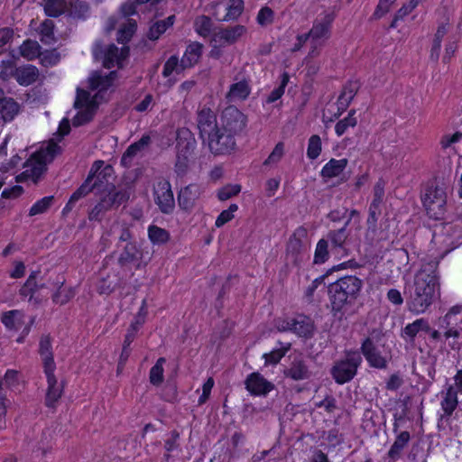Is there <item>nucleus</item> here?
<instances>
[{
	"label": "nucleus",
	"mask_w": 462,
	"mask_h": 462,
	"mask_svg": "<svg viewBox=\"0 0 462 462\" xmlns=\"http://www.w3.org/2000/svg\"><path fill=\"white\" fill-rule=\"evenodd\" d=\"M114 180L113 168L110 165H106L102 161L95 162L88 179L71 195L64 210H70L76 201L94 189L102 198L101 201L89 213V218L98 219L102 212L118 207L128 198L126 192L116 190Z\"/></svg>",
	"instance_id": "1"
},
{
	"label": "nucleus",
	"mask_w": 462,
	"mask_h": 462,
	"mask_svg": "<svg viewBox=\"0 0 462 462\" xmlns=\"http://www.w3.org/2000/svg\"><path fill=\"white\" fill-rule=\"evenodd\" d=\"M116 76L115 71L108 75L93 72L88 79L86 89L80 87L77 88V97L74 102L77 113L72 118L74 126L89 122L98 106L109 99L114 91Z\"/></svg>",
	"instance_id": "2"
},
{
	"label": "nucleus",
	"mask_w": 462,
	"mask_h": 462,
	"mask_svg": "<svg viewBox=\"0 0 462 462\" xmlns=\"http://www.w3.org/2000/svg\"><path fill=\"white\" fill-rule=\"evenodd\" d=\"M439 260L436 258L417 272L414 277L412 288L413 295L409 303L410 310L420 314L439 296V287L436 268Z\"/></svg>",
	"instance_id": "3"
},
{
	"label": "nucleus",
	"mask_w": 462,
	"mask_h": 462,
	"mask_svg": "<svg viewBox=\"0 0 462 462\" xmlns=\"http://www.w3.org/2000/svg\"><path fill=\"white\" fill-rule=\"evenodd\" d=\"M60 152V147L54 139L41 144L25 162V171L16 177L17 181L30 180L36 182L46 171L47 164L52 162Z\"/></svg>",
	"instance_id": "4"
},
{
	"label": "nucleus",
	"mask_w": 462,
	"mask_h": 462,
	"mask_svg": "<svg viewBox=\"0 0 462 462\" xmlns=\"http://www.w3.org/2000/svg\"><path fill=\"white\" fill-rule=\"evenodd\" d=\"M362 287V281L356 276H346L330 284L328 293L332 309L336 311L342 310L358 297Z\"/></svg>",
	"instance_id": "5"
},
{
	"label": "nucleus",
	"mask_w": 462,
	"mask_h": 462,
	"mask_svg": "<svg viewBox=\"0 0 462 462\" xmlns=\"http://www.w3.org/2000/svg\"><path fill=\"white\" fill-rule=\"evenodd\" d=\"M136 6L134 2L126 1L124 3L116 15L110 16L105 24L107 32L118 27L117 42L121 43L127 42L134 35L136 30V23L130 15L135 14Z\"/></svg>",
	"instance_id": "6"
},
{
	"label": "nucleus",
	"mask_w": 462,
	"mask_h": 462,
	"mask_svg": "<svg viewBox=\"0 0 462 462\" xmlns=\"http://www.w3.org/2000/svg\"><path fill=\"white\" fill-rule=\"evenodd\" d=\"M173 138L177 140V161L176 171L179 173H184L191 162H193V151L196 145V141L189 129H180L177 134L171 133V138L166 142L162 141L161 145L166 147L171 145Z\"/></svg>",
	"instance_id": "7"
},
{
	"label": "nucleus",
	"mask_w": 462,
	"mask_h": 462,
	"mask_svg": "<svg viewBox=\"0 0 462 462\" xmlns=\"http://www.w3.org/2000/svg\"><path fill=\"white\" fill-rule=\"evenodd\" d=\"M333 21V16L329 14H324L322 17L316 20L312 29L309 34L299 35L297 37L298 43L294 50L300 49L301 45L309 40L312 46V50L309 53V58H314L319 54L318 47L321 46L330 35V25Z\"/></svg>",
	"instance_id": "8"
},
{
	"label": "nucleus",
	"mask_w": 462,
	"mask_h": 462,
	"mask_svg": "<svg viewBox=\"0 0 462 462\" xmlns=\"http://www.w3.org/2000/svg\"><path fill=\"white\" fill-rule=\"evenodd\" d=\"M245 32L246 28L240 24L214 30L210 40L211 51L209 56L214 59H219L223 52L222 49L236 43Z\"/></svg>",
	"instance_id": "9"
},
{
	"label": "nucleus",
	"mask_w": 462,
	"mask_h": 462,
	"mask_svg": "<svg viewBox=\"0 0 462 462\" xmlns=\"http://www.w3.org/2000/svg\"><path fill=\"white\" fill-rule=\"evenodd\" d=\"M446 330L443 334L445 342L452 349L462 347V306L457 305L450 308L443 318Z\"/></svg>",
	"instance_id": "10"
},
{
	"label": "nucleus",
	"mask_w": 462,
	"mask_h": 462,
	"mask_svg": "<svg viewBox=\"0 0 462 462\" xmlns=\"http://www.w3.org/2000/svg\"><path fill=\"white\" fill-rule=\"evenodd\" d=\"M39 76L36 67L32 65L14 67V63L11 60L2 61L0 66V79L9 80L14 78L21 86H29L34 83Z\"/></svg>",
	"instance_id": "11"
},
{
	"label": "nucleus",
	"mask_w": 462,
	"mask_h": 462,
	"mask_svg": "<svg viewBox=\"0 0 462 462\" xmlns=\"http://www.w3.org/2000/svg\"><path fill=\"white\" fill-rule=\"evenodd\" d=\"M422 204L430 218H442L446 213L447 206L445 189L440 187H429L422 197Z\"/></svg>",
	"instance_id": "12"
},
{
	"label": "nucleus",
	"mask_w": 462,
	"mask_h": 462,
	"mask_svg": "<svg viewBox=\"0 0 462 462\" xmlns=\"http://www.w3.org/2000/svg\"><path fill=\"white\" fill-rule=\"evenodd\" d=\"M275 327L278 331H291L302 337H310L314 331L312 320L304 315L279 318L275 320Z\"/></svg>",
	"instance_id": "13"
},
{
	"label": "nucleus",
	"mask_w": 462,
	"mask_h": 462,
	"mask_svg": "<svg viewBox=\"0 0 462 462\" xmlns=\"http://www.w3.org/2000/svg\"><path fill=\"white\" fill-rule=\"evenodd\" d=\"M93 54L95 58L101 60L104 67L111 69L114 67L122 68L124 62L128 57L129 49L126 46L117 48L111 44L105 50L99 44H96L93 48Z\"/></svg>",
	"instance_id": "14"
},
{
	"label": "nucleus",
	"mask_w": 462,
	"mask_h": 462,
	"mask_svg": "<svg viewBox=\"0 0 462 462\" xmlns=\"http://www.w3.org/2000/svg\"><path fill=\"white\" fill-rule=\"evenodd\" d=\"M361 362L362 358L358 352H348L346 359L337 362L332 369V374L336 382L345 383L350 381L355 376Z\"/></svg>",
	"instance_id": "15"
},
{
	"label": "nucleus",
	"mask_w": 462,
	"mask_h": 462,
	"mask_svg": "<svg viewBox=\"0 0 462 462\" xmlns=\"http://www.w3.org/2000/svg\"><path fill=\"white\" fill-rule=\"evenodd\" d=\"M1 321L9 330H22V336L17 338V342L22 343L23 337L28 335L32 320L26 317L24 313L18 310L4 312Z\"/></svg>",
	"instance_id": "16"
},
{
	"label": "nucleus",
	"mask_w": 462,
	"mask_h": 462,
	"mask_svg": "<svg viewBox=\"0 0 462 462\" xmlns=\"http://www.w3.org/2000/svg\"><path fill=\"white\" fill-rule=\"evenodd\" d=\"M362 353L371 366L383 368L386 365L388 353L379 340L366 338L362 344Z\"/></svg>",
	"instance_id": "17"
},
{
	"label": "nucleus",
	"mask_w": 462,
	"mask_h": 462,
	"mask_svg": "<svg viewBox=\"0 0 462 462\" xmlns=\"http://www.w3.org/2000/svg\"><path fill=\"white\" fill-rule=\"evenodd\" d=\"M154 201L163 213L173 210L175 201L171 184L166 180H159L153 187Z\"/></svg>",
	"instance_id": "18"
},
{
	"label": "nucleus",
	"mask_w": 462,
	"mask_h": 462,
	"mask_svg": "<svg viewBox=\"0 0 462 462\" xmlns=\"http://www.w3.org/2000/svg\"><path fill=\"white\" fill-rule=\"evenodd\" d=\"M220 120L223 131L233 134L242 131L246 124L245 116L235 106L226 107Z\"/></svg>",
	"instance_id": "19"
},
{
	"label": "nucleus",
	"mask_w": 462,
	"mask_h": 462,
	"mask_svg": "<svg viewBox=\"0 0 462 462\" xmlns=\"http://www.w3.org/2000/svg\"><path fill=\"white\" fill-rule=\"evenodd\" d=\"M233 134L229 132H222L219 128L212 133L205 140L208 141V146L214 153H227L234 150L235 141Z\"/></svg>",
	"instance_id": "20"
},
{
	"label": "nucleus",
	"mask_w": 462,
	"mask_h": 462,
	"mask_svg": "<svg viewBox=\"0 0 462 462\" xmlns=\"http://www.w3.org/2000/svg\"><path fill=\"white\" fill-rule=\"evenodd\" d=\"M198 126L200 131L201 137L205 140L216 130H218L216 116L210 106L207 104L199 106L198 111Z\"/></svg>",
	"instance_id": "21"
},
{
	"label": "nucleus",
	"mask_w": 462,
	"mask_h": 462,
	"mask_svg": "<svg viewBox=\"0 0 462 462\" xmlns=\"http://www.w3.org/2000/svg\"><path fill=\"white\" fill-rule=\"evenodd\" d=\"M243 10V0H225L217 5L216 15L217 19L227 22L237 19Z\"/></svg>",
	"instance_id": "22"
},
{
	"label": "nucleus",
	"mask_w": 462,
	"mask_h": 462,
	"mask_svg": "<svg viewBox=\"0 0 462 462\" xmlns=\"http://www.w3.org/2000/svg\"><path fill=\"white\" fill-rule=\"evenodd\" d=\"M348 164L346 158L330 159L321 169L320 175L325 181L334 179L343 180L344 171Z\"/></svg>",
	"instance_id": "23"
},
{
	"label": "nucleus",
	"mask_w": 462,
	"mask_h": 462,
	"mask_svg": "<svg viewBox=\"0 0 462 462\" xmlns=\"http://www.w3.org/2000/svg\"><path fill=\"white\" fill-rule=\"evenodd\" d=\"M246 390L253 395H266L273 389V384L259 373H253L245 380Z\"/></svg>",
	"instance_id": "24"
},
{
	"label": "nucleus",
	"mask_w": 462,
	"mask_h": 462,
	"mask_svg": "<svg viewBox=\"0 0 462 462\" xmlns=\"http://www.w3.org/2000/svg\"><path fill=\"white\" fill-rule=\"evenodd\" d=\"M200 194V187L195 184L189 185L180 189L178 196V202L180 208L186 211L191 210Z\"/></svg>",
	"instance_id": "25"
},
{
	"label": "nucleus",
	"mask_w": 462,
	"mask_h": 462,
	"mask_svg": "<svg viewBox=\"0 0 462 462\" xmlns=\"http://www.w3.org/2000/svg\"><path fill=\"white\" fill-rule=\"evenodd\" d=\"M308 244V230L305 227H298L291 236L287 252L292 254L300 253Z\"/></svg>",
	"instance_id": "26"
},
{
	"label": "nucleus",
	"mask_w": 462,
	"mask_h": 462,
	"mask_svg": "<svg viewBox=\"0 0 462 462\" xmlns=\"http://www.w3.org/2000/svg\"><path fill=\"white\" fill-rule=\"evenodd\" d=\"M150 143L149 135L143 136L138 142L128 147L121 159V163L127 167L131 164L132 160L140 154L148 147Z\"/></svg>",
	"instance_id": "27"
},
{
	"label": "nucleus",
	"mask_w": 462,
	"mask_h": 462,
	"mask_svg": "<svg viewBox=\"0 0 462 462\" xmlns=\"http://www.w3.org/2000/svg\"><path fill=\"white\" fill-rule=\"evenodd\" d=\"M203 51V45L198 42H190L181 58L182 65L185 68L193 67L199 60Z\"/></svg>",
	"instance_id": "28"
},
{
	"label": "nucleus",
	"mask_w": 462,
	"mask_h": 462,
	"mask_svg": "<svg viewBox=\"0 0 462 462\" xmlns=\"http://www.w3.org/2000/svg\"><path fill=\"white\" fill-rule=\"evenodd\" d=\"M40 355L43 362L44 372H54L56 365L51 352V343L48 337H42L40 341Z\"/></svg>",
	"instance_id": "29"
},
{
	"label": "nucleus",
	"mask_w": 462,
	"mask_h": 462,
	"mask_svg": "<svg viewBox=\"0 0 462 462\" xmlns=\"http://www.w3.org/2000/svg\"><path fill=\"white\" fill-rule=\"evenodd\" d=\"M48 383L46 402L48 406H53L61 396L62 387L58 383L54 372H45Z\"/></svg>",
	"instance_id": "30"
},
{
	"label": "nucleus",
	"mask_w": 462,
	"mask_h": 462,
	"mask_svg": "<svg viewBox=\"0 0 462 462\" xmlns=\"http://www.w3.org/2000/svg\"><path fill=\"white\" fill-rule=\"evenodd\" d=\"M185 67L177 56H171L164 63L162 76L169 79L171 85L176 80V76L180 74Z\"/></svg>",
	"instance_id": "31"
},
{
	"label": "nucleus",
	"mask_w": 462,
	"mask_h": 462,
	"mask_svg": "<svg viewBox=\"0 0 462 462\" xmlns=\"http://www.w3.org/2000/svg\"><path fill=\"white\" fill-rule=\"evenodd\" d=\"M23 378L22 374L16 370H7L3 380L0 382L1 389H9L12 392H20Z\"/></svg>",
	"instance_id": "32"
},
{
	"label": "nucleus",
	"mask_w": 462,
	"mask_h": 462,
	"mask_svg": "<svg viewBox=\"0 0 462 462\" xmlns=\"http://www.w3.org/2000/svg\"><path fill=\"white\" fill-rule=\"evenodd\" d=\"M251 88L246 80L236 82L230 86L226 97L229 101L245 100L250 94Z\"/></svg>",
	"instance_id": "33"
},
{
	"label": "nucleus",
	"mask_w": 462,
	"mask_h": 462,
	"mask_svg": "<svg viewBox=\"0 0 462 462\" xmlns=\"http://www.w3.org/2000/svg\"><path fill=\"white\" fill-rule=\"evenodd\" d=\"M19 111L20 106L14 99L4 97L0 101V115L4 121H12Z\"/></svg>",
	"instance_id": "34"
},
{
	"label": "nucleus",
	"mask_w": 462,
	"mask_h": 462,
	"mask_svg": "<svg viewBox=\"0 0 462 462\" xmlns=\"http://www.w3.org/2000/svg\"><path fill=\"white\" fill-rule=\"evenodd\" d=\"M20 56L27 60H33L40 58L42 51L41 46L36 41L26 40L19 48Z\"/></svg>",
	"instance_id": "35"
},
{
	"label": "nucleus",
	"mask_w": 462,
	"mask_h": 462,
	"mask_svg": "<svg viewBox=\"0 0 462 462\" xmlns=\"http://www.w3.org/2000/svg\"><path fill=\"white\" fill-rule=\"evenodd\" d=\"M175 23V16L170 15L165 20L154 23L149 29L148 37L151 40H157L162 33H164Z\"/></svg>",
	"instance_id": "36"
},
{
	"label": "nucleus",
	"mask_w": 462,
	"mask_h": 462,
	"mask_svg": "<svg viewBox=\"0 0 462 462\" xmlns=\"http://www.w3.org/2000/svg\"><path fill=\"white\" fill-rule=\"evenodd\" d=\"M430 327L427 319H419L414 322L408 324L403 329V336L405 337L413 338L420 332H430Z\"/></svg>",
	"instance_id": "37"
},
{
	"label": "nucleus",
	"mask_w": 462,
	"mask_h": 462,
	"mask_svg": "<svg viewBox=\"0 0 462 462\" xmlns=\"http://www.w3.org/2000/svg\"><path fill=\"white\" fill-rule=\"evenodd\" d=\"M457 402V391L452 386H449L441 401V408L445 415H451L456 410Z\"/></svg>",
	"instance_id": "38"
},
{
	"label": "nucleus",
	"mask_w": 462,
	"mask_h": 462,
	"mask_svg": "<svg viewBox=\"0 0 462 462\" xmlns=\"http://www.w3.org/2000/svg\"><path fill=\"white\" fill-rule=\"evenodd\" d=\"M356 114V111L352 109L345 118L337 123L335 125V132L337 136L343 135L349 128H354L357 125L358 120Z\"/></svg>",
	"instance_id": "39"
},
{
	"label": "nucleus",
	"mask_w": 462,
	"mask_h": 462,
	"mask_svg": "<svg viewBox=\"0 0 462 462\" xmlns=\"http://www.w3.org/2000/svg\"><path fill=\"white\" fill-rule=\"evenodd\" d=\"M42 5L48 16H59L67 8L65 0H42Z\"/></svg>",
	"instance_id": "40"
},
{
	"label": "nucleus",
	"mask_w": 462,
	"mask_h": 462,
	"mask_svg": "<svg viewBox=\"0 0 462 462\" xmlns=\"http://www.w3.org/2000/svg\"><path fill=\"white\" fill-rule=\"evenodd\" d=\"M290 80V76L287 72H283L280 77V85L273 88L265 99L266 104H272L279 100L285 92V88Z\"/></svg>",
	"instance_id": "41"
},
{
	"label": "nucleus",
	"mask_w": 462,
	"mask_h": 462,
	"mask_svg": "<svg viewBox=\"0 0 462 462\" xmlns=\"http://www.w3.org/2000/svg\"><path fill=\"white\" fill-rule=\"evenodd\" d=\"M410 440V433L408 431H402L396 437L395 441L389 450V457L391 458H397L401 453V451L404 448V447L408 444Z\"/></svg>",
	"instance_id": "42"
},
{
	"label": "nucleus",
	"mask_w": 462,
	"mask_h": 462,
	"mask_svg": "<svg viewBox=\"0 0 462 462\" xmlns=\"http://www.w3.org/2000/svg\"><path fill=\"white\" fill-rule=\"evenodd\" d=\"M356 91L357 84L356 82H351L343 88V91L338 97V104L342 110L349 105L356 96Z\"/></svg>",
	"instance_id": "43"
},
{
	"label": "nucleus",
	"mask_w": 462,
	"mask_h": 462,
	"mask_svg": "<svg viewBox=\"0 0 462 462\" xmlns=\"http://www.w3.org/2000/svg\"><path fill=\"white\" fill-rule=\"evenodd\" d=\"M148 236L153 245L165 244L170 238L168 231L156 226H151L149 227Z\"/></svg>",
	"instance_id": "44"
},
{
	"label": "nucleus",
	"mask_w": 462,
	"mask_h": 462,
	"mask_svg": "<svg viewBox=\"0 0 462 462\" xmlns=\"http://www.w3.org/2000/svg\"><path fill=\"white\" fill-rule=\"evenodd\" d=\"M213 23L207 16H199L194 22V29L201 37H208L212 32Z\"/></svg>",
	"instance_id": "45"
},
{
	"label": "nucleus",
	"mask_w": 462,
	"mask_h": 462,
	"mask_svg": "<svg viewBox=\"0 0 462 462\" xmlns=\"http://www.w3.org/2000/svg\"><path fill=\"white\" fill-rule=\"evenodd\" d=\"M39 34L41 41L46 44H51L55 42L53 34V23L51 20H45L40 26Z\"/></svg>",
	"instance_id": "46"
},
{
	"label": "nucleus",
	"mask_w": 462,
	"mask_h": 462,
	"mask_svg": "<svg viewBox=\"0 0 462 462\" xmlns=\"http://www.w3.org/2000/svg\"><path fill=\"white\" fill-rule=\"evenodd\" d=\"M321 150L320 137L317 134L311 135L308 143L307 156L311 160H315L319 156Z\"/></svg>",
	"instance_id": "47"
},
{
	"label": "nucleus",
	"mask_w": 462,
	"mask_h": 462,
	"mask_svg": "<svg viewBox=\"0 0 462 462\" xmlns=\"http://www.w3.org/2000/svg\"><path fill=\"white\" fill-rule=\"evenodd\" d=\"M328 258V245L325 239H320L316 246L314 254V263L317 264L324 263Z\"/></svg>",
	"instance_id": "48"
},
{
	"label": "nucleus",
	"mask_w": 462,
	"mask_h": 462,
	"mask_svg": "<svg viewBox=\"0 0 462 462\" xmlns=\"http://www.w3.org/2000/svg\"><path fill=\"white\" fill-rule=\"evenodd\" d=\"M165 359L161 357L157 360L156 364L151 368L150 381L152 384H160L163 380V365Z\"/></svg>",
	"instance_id": "49"
},
{
	"label": "nucleus",
	"mask_w": 462,
	"mask_h": 462,
	"mask_svg": "<svg viewBox=\"0 0 462 462\" xmlns=\"http://www.w3.org/2000/svg\"><path fill=\"white\" fill-rule=\"evenodd\" d=\"M285 374L298 381L308 377V370L301 362H297L285 371Z\"/></svg>",
	"instance_id": "50"
},
{
	"label": "nucleus",
	"mask_w": 462,
	"mask_h": 462,
	"mask_svg": "<svg viewBox=\"0 0 462 462\" xmlns=\"http://www.w3.org/2000/svg\"><path fill=\"white\" fill-rule=\"evenodd\" d=\"M285 153V144L283 142H279L272 152L269 154L267 159L264 161V165H274L277 164Z\"/></svg>",
	"instance_id": "51"
},
{
	"label": "nucleus",
	"mask_w": 462,
	"mask_h": 462,
	"mask_svg": "<svg viewBox=\"0 0 462 462\" xmlns=\"http://www.w3.org/2000/svg\"><path fill=\"white\" fill-rule=\"evenodd\" d=\"M238 210L236 204H231L227 209L223 210L216 219L215 226L221 227L235 217V213Z\"/></svg>",
	"instance_id": "52"
},
{
	"label": "nucleus",
	"mask_w": 462,
	"mask_h": 462,
	"mask_svg": "<svg viewBox=\"0 0 462 462\" xmlns=\"http://www.w3.org/2000/svg\"><path fill=\"white\" fill-rule=\"evenodd\" d=\"M53 197H44L36 201L30 208V216H35L45 212L51 205Z\"/></svg>",
	"instance_id": "53"
},
{
	"label": "nucleus",
	"mask_w": 462,
	"mask_h": 462,
	"mask_svg": "<svg viewBox=\"0 0 462 462\" xmlns=\"http://www.w3.org/2000/svg\"><path fill=\"white\" fill-rule=\"evenodd\" d=\"M74 294L75 292L70 287L61 286L59 291L53 294V301L60 305L65 304L74 297Z\"/></svg>",
	"instance_id": "54"
},
{
	"label": "nucleus",
	"mask_w": 462,
	"mask_h": 462,
	"mask_svg": "<svg viewBox=\"0 0 462 462\" xmlns=\"http://www.w3.org/2000/svg\"><path fill=\"white\" fill-rule=\"evenodd\" d=\"M328 236L335 246L341 247L348 245L351 241V238H347L346 228H341L337 231L331 232L329 233Z\"/></svg>",
	"instance_id": "55"
},
{
	"label": "nucleus",
	"mask_w": 462,
	"mask_h": 462,
	"mask_svg": "<svg viewBox=\"0 0 462 462\" xmlns=\"http://www.w3.org/2000/svg\"><path fill=\"white\" fill-rule=\"evenodd\" d=\"M241 191V186L238 184H229L224 186L217 191V198L219 200H226Z\"/></svg>",
	"instance_id": "56"
},
{
	"label": "nucleus",
	"mask_w": 462,
	"mask_h": 462,
	"mask_svg": "<svg viewBox=\"0 0 462 462\" xmlns=\"http://www.w3.org/2000/svg\"><path fill=\"white\" fill-rule=\"evenodd\" d=\"M273 11L270 7L264 6L261 8L260 11L258 12L256 20L260 25L265 26L271 24L273 21Z\"/></svg>",
	"instance_id": "57"
},
{
	"label": "nucleus",
	"mask_w": 462,
	"mask_h": 462,
	"mask_svg": "<svg viewBox=\"0 0 462 462\" xmlns=\"http://www.w3.org/2000/svg\"><path fill=\"white\" fill-rule=\"evenodd\" d=\"M462 139L461 132H455L454 134H444L440 141V146L442 149H448L451 147L453 144L458 143Z\"/></svg>",
	"instance_id": "58"
},
{
	"label": "nucleus",
	"mask_w": 462,
	"mask_h": 462,
	"mask_svg": "<svg viewBox=\"0 0 462 462\" xmlns=\"http://www.w3.org/2000/svg\"><path fill=\"white\" fill-rule=\"evenodd\" d=\"M287 348L281 347L273 350L269 354H264L263 358L265 359V364L275 365L277 364L286 354Z\"/></svg>",
	"instance_id": "59"
},
{
	"label": "nucleus",
	"mask_w": 462,
	"mask_h": 462,
	"mask_svg": "<svg viewBox=\"0 0 462 462\" xmlns=\"http://www.w3.org/2000/svg\"><path fill=\"white\" fill-rule=\"evenodd\" d=\"M59 60V54L55 51L42 52L40 57L41 63L44 66H53L58 63Z\"/></svg>",
	"instance_id": "60"
},
{
	"label": "nucleus",
	"mask_w": 462,
	"mask_h": 462,
	"mask_svg": "<svg viewBox=\"0 0 462 462\" xmlns=\"http://www.w3.org/2000/svg\"><path fill=\"white\" fill-rule=\"evenodd\" d=\"M214 386V380L213 378L209 377L208 380L204 383L202 386V393L199 398V403L203 404L207 402L211 390Z\"/></svg>",
	"instance_id": "61"
},
{
	"label": "nucleus",
	"mask_w": 462,
	"mask_h": 462,
	"mask_svg": "<svg viewBox=\"0 0 462 462\" xmlns=\"http://www.w3.org/2000/svg\"><path fill=\"white\" fill-rule=\"evenodd\" d=\"M36 288L35 277L33 275H30L27 279L25 284L23 286L21 292L24 296L30 295V299H32L34 295V290Z\"/></svg>",
	"instance_id": "62"
},
{
	"label": "nucleus",
	"mask_w": 462,
	"mask_h": 462,
	"mask_svg": "<svg viewBox=\"0 0 462 462\" xmlns=\"http://www.w3.org/2000/svg\"><path fill=\"white\" fill-rule=\"evenodd\" d=\"M25 273V265L21 261H15L13 263V267L9 272V275L11 278L18 279L24 275Z\"/></svg>",
	"instance_id": "63"
},
{
	"label": "nucleus",
	"mask_w": 462,
	"mask_h": 462,
	"mask_svg": "<svg viewBox=\"0 0 462 462\" xmlns=\"http://www.w3.org/2000/svg\"><path fill=\"white\" fill-rule=\"evenodd\" d=\"M280 178L269 179L265 183V189L268 196H273L277 191L280 186Z\"/></svg>",
	"instance_id": "64"
}]
</instances>
